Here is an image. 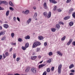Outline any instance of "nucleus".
I'll return each mask as SVG.
<instances>
[{"instance_id": "nucleus-1", "label": "nucleus", "mask_w": 75, "mask_h": 75, "mask_svg": "<svg viewBox=\"0 0 75 75\" xmlns=\"http://www.w3.org/2000/svg\"><path fill=\"white\" fill-rule=\"evenodd\" d=\"M43 15L46 17H48V18H50L51 16V12H49L48 15L47 12H45L43 13Z\"/></svg>"}, {"instance_id": "nucleus-2", "label": "nucleus", "mask_w": 75, "mask_h": 75, "mask_svg": "<svg viewBox=\"0 0 75 75\" xmlns=\"http://www.w3.org/2000/svg\"><path fill=\"white\" fill-rule=\"evenodd\" d=\"M40 45H41V43H40V42H36L34 43L32 47L34 48H35V47H37V46Z\"/></svg>"}, {"instance_id": "nucleus-3", "label": "nucleus", "mask_w": 75, "mask_h": 75, "mask_svg": "<svg viewBox=\"0 0 75 75\" xmlns=\"http://www.w3.org/2000/svg\"><path fill=\"white\" fill-rule=\"evenodd\" d=\"M61 68H62V65L61 64L59 65L58 71V74H60L61 72Z\"/></svg>"}, {"instance_id": "nucleus-4", "label": "nucleus", "mask_w": 75, "mask_h": 75, "mask_svg": "<svg viewBox=\"0 0 75 75\" xmlns=\"http://www.w3.org/2000/svg\"><path fill=\"white\" fill-rule=\"evenodd\" d=\"M31 70L32 72L34 74H35L37 72V69L35 68H32Z\"/></svg>"}, {"instance_id": "nucleus-5", "label": "nucleus", "mask_w": 75, "mask_h": 75, "mask_svg": "<svg viewBox=\"0 0 75 75\" xmlns=\"http://www.w3.org/2000/svg\"><path fill=\"white\" fill-rule=\"evenodd\" d=\"M22 13L25 14H28L29 13V10H26L25 11H23Z\"/></svg>"}, {"instance_id": "nucleus-6", "label": "nucleus", "mask_w": 75, "mask_h": 75, "mask_svg": "<svg viewBox=\"0 0 75 75\" xmlns=\"http://www.w3.org/2000/svg\"><path fill=\"white\" fill-rule=\"evenodd\" d=\"M60 28V25L59 24H57L56 26V28L57 29V30H59Z\"/></svg>"}, {"instance_id": "nucleus-7", "label": "nucleus", "mask_w": 75, "mask_h": 75, "mask_svg": "<svg viewBox=\"0 0 75 75\" xmlns=\"http://www.w3.org/2000/svg\"><path fill=\"white\" fill-rule=\"evenodd\" d=\"M4 27L5 28H8L9 26L7 24H4L3 25Z\"/></svg>"}, {"instance_id": "nucleus-8", "label": "nucleus", "mask_w": 75, "mask_h": 75, "mask_svg": "<svg viewBox=\"0 0 75 75\" xmlns=\"http://www.w3.org/2000/svg\"><path fill=\"white\" fill-rule=\"evenodd\" d=\"M70 16H67L65 17L64 18V20H68L69 18H70Z\"/></svg>"}, {"instance_id": "nucleus-9", "label": "nucleus", "mask_w": 75, "mask_h": 75, "mask_svg": "<svg viewBox=\"0 0 75 75\" xmlns=\"http://www.w3.org/2000/svg\"><path fill=\"white\" fill-rule=\"evenodd\" d=\"M45 65L43 64H41V65H39V68L40 69V68H42V67H44Z\"/></svg>"}, {"instance_id": "nucleus-10", "label": "nucleus", "mask_w": 75, "mask_h": 75, "mask_svg": "<svg viewBox=\"0 0 75 75\" xmlns=\"http://www.w3.org/2000/svg\"><path fill=\"white\" fill-rule=\"evenodd\" d=\"M5 32L6 31H2V32H1L0 33V36L1 35H4L5 34Z\"/></svg>"}, {"instance_id": "nucleus-11", "label": "nucleus", "mask_w": 75, "mask_h": 75, "mask_svg": "<svg viewBox=\"0 0 75 75\" xmlns=\"http://www.w3.org/2000/svg\"><path fill=\"white\" fill-rule=\"evenodd\" d=\"M38 38L39 40H42L44 39V38H43V37L41 36H38Z\"/></svg>"}, {"instance_id": "nucleus-12", "label": "nucleus", "mask_w": 75, "mask_h": 75, "mask_svg": "<svg viewBox=\"0 0 75 75\" xmlns=\"http://www.w3.org/2000/svg\"><path fill=\"white\" fill-rule=\"evenodd\" d=\"M74 67V65L73 64H71L69 66V69H71V68H72Z\"/></svg>"}, {"instance_id": "nucleus-13", "label": "nucleus", "mask_w": 75, "mask_h": 75, "mask_svg": "<svg viewBox=\"0 0 75 75\" xmlns=\"http://www.w3.org/2000/svg\"><path fill=\"white\" fill-rule=\"evenodd\" d=\"M73 11H74V9L73 8H71L69 10V14H71Z\"/></svg>"}, {"instance_id": "nucleus-14", "label": "nucleus", "mask_w": 75, "mask_h": 75, "mask_svg": "<svg viewBox=\"0 0 75 75\" xmlns=\"http://www.w3.org/2000/svg\"><path fill=\"white\" fill-rule=\"evenodd\" d=\"M57 54H58L59 55H61V57L62 56V54L59 51H58L57 52Z\"/></svg>"}, {"instance_id": "nucleus-15", "label": "nucleus", "mask_w": 75, "mask_h": 75, "mask_svg": "<svg viewBox=\"0 0 75 75\" xmlns=\"http://www.w3.org/2000/svg\"><path fill=\"white\" fill-rule=\"evenodd\" d=\"M43 6L44 7L45 9H47V4L46 3H45Z\"/></svg>"}, {"instance_id": "nucleus-16", "label": "nucleus", "mask_w": 75, "mask_h": 75, "mask_svg": "<svg viewBox=\"0 0 75 75\" xmlns=\"http://www.w3.org/2000/svg\"><path fill=\"white\" fill-rule=\"evenodd\" d=\"M25 38L26 40L29 39H30V36L27 35L25 37Z\"/></svg>"}, {"instance_id": "nucleus-17", "label": "nucleus", "mask_w": 75, "mask_h": 75, "mask_svg": "<svg viewBox=\"0 0 75 75\" xmlns=\"http://www.w3.org/2000/svg\"><path fill=\"white\" fill-rule=\"evenodd\" d=\"M51 31H52V32H55V31H56V29L54 28H51Z\"/></svg>"}, {"instance_id": "nucleus-18", "label": "nucleus", "mask_w": 75, "mask_h": 75, "mask_svg": "<svg viewBox=\"0 0 75 75\" xmlns=\"http://www.w3.org/2000/svg\"><path fill=\"white\" fill-rule=\"evenodd\" d=\"M9 4L10 6H14V4H13L12 3V2L11 1H10L9 2Z\"/></svg>"}, {"instance_id": "nucleus-19", "label": "nucleus", "mask_w": 75, "mask_h": 75, "mask_svg": "<svg viewBox=\"0 0 75 75\" xmlns=\"http://www.w3.org/2000/svg\"><path fill=\"white\" fill-rule=\"evenodd\" d=\"M37 17V13H35V14L33 16V18H35Z\"/></svg>"}, {"instance_id": "nucleus-20", "label": "nucleus", "mask_w": 75, "mask_h": 75, "mask_svg": "<svg viewBox=\"0 0 75 75\" xmlns=\"http://www.w3.org/2000/svg\"><path fill=\"white\" fill-rule=\"evenodd\" d=\"M69 25L70 26H72V25H74V23L72 22H70L69 23Z\"/></svg>"}, {"instance_id": "nucleus-21", "label": "nucleus", "mask_w": 75, "mask_h": 75, "mask_svg": "<svg viewBox=\"0 0 75 75\" xmlns=\"http://www.w3.org/2000/svg\"><path fill=\"white\" fill-rule=\"evenodd\" d=\"M29 46V44H28V43H26L25 45V47H26V48H28V47Z\"/></svg>"}, {"instance_id": "nucleus-22", "label": "nucleus", "mask_w": 75, "mask_h": 75, "mask_svg": "<svg viewBox=\"0 0 75 75\" xmlns=\"http://www.w3.org/2000/svg\"><path fill=\"white\" fill-rule=\"evenodd\" d=\"M51 3H54V4H56L57 2H56L54 0H52Z\"/></svg>"}, {"instance_id": "nucleus-23", "label": "nucleus", "mask_w": 75, "mask_h": 75, "mask_svg": "<svg viewBox=\"0 0 75 75\" xmlns=\"http://www.w3.org/2000/svg\"><path fill=\"white\" fill-rule=\"evenodd\" d=\"M9 12L10 11H6V16H8Z\"/></svg>"}, {"instance_id": "nucleus-24", "label": "nucleus", "mask_w": 75, "mask_h": 75, "mask_svg": "<svg viewBox=\"0 0 75 75\" xmlns=\"http://www.w3.org/2000/svg\"><path fill=\"white\" fill-rule=\"evenodd\" d=\"M31 21V19L30 18L29 20L27 21V23H28V24H29Z\"/></svg>"}, {"instance_id": "nucleus-25", "label": "nucleus", "mask_w": 75, "mask_h": 75, "mask_svg": "<svg viewBox=\"0 0 75 75\" xmlns=\"http://www.w3.org/2000/svg\"><path fill=\"white\" fill-rule=\"evenodd\" d=\"M18 41L19 42H21V41H23V40L21 38H19L18 39Z\"/></svg>"}, {"instance_id": "nucleus-26", "label": "nucleus", "mask_w": 75, "mask_h": 75, "mask_svg": "<svg viewBox=\"0 0 75 75\" xmlns=\"http://www.w3.org/2000/svg\"><path fill=\"white\" fill-rule=\"evenodd\" d=\"M65 38H66V36H64V37L62 38L61 40L62 41H64V40H65Z\"/></svg>"}, {"instance_id": "nucleus-27", "label": "nucleus", "mask_w": 75, "mask_h": 75, "mask_svg": "<svg viewBox=\"0 0 75 75\" xmlns=\"http://www.w3.org/2000/svg\"><path fill=\"white\" fill-rule=\"evenodd\" d=\"M47 62L49 63L51 62V59H49V60L47 61Z\"/></svg>"}, {"instance_id": "nucleus-28", "label": "nucleus", "mask_w": 75, "mask_h": 75, "mask_svg": "<svg viewBox=\"0 0 75 75\" xmlns=\"http://www.w3.org/2000/svg\"><path fill=\"white\" fill-rule=\"evenodd\" d=\"M22 50H26V48H27V47L22 46Z\"/></svg>"}, {"instance_id": "nucleus-29", "label": "nucleus", "mask_w": 75, "mask_h": 75, "mask_svg": "<svg viewBox=\"0 0 75 75\" xmlns=\"http://www.w3.org/2000/svg\"><path fill=\"white\" fill-rule=\"evenodd\" d=\"M47 72H50V69L48 68L47 69Z\"/></svg>"}, {"instance_id": "nucleus-30", "label": "nucleus", "mask_w": 75, "mask_h": 75, "mask_svg": "<svg viewBox=\"0 0 75 75\" xmlns=\"http://www.w3.org/2000/svg\"><path fill=\"white\" fill-rule=\"evenodd\" d=\"M5 55L6 57H8V56H9V54H8V52H6L5 53Z\"/></svg>"}, {"instance_id": "nucleus-31", "label": "nucleus", "mask_w": 75, "mask_h": 75, "mask_svg": "<svg viewBox=\"0 0 75 75\" xmlns=\"http://www.w3.org/2000/svg\"><path fill=\"white\" fill-rule=\"evenodd\" d=\"M52 55V52H50L49 53V55H50V56H51Z\"/></svg>"}, {"instance_id": "nucleus-32", "label": "nucleus", "mask_w": 75, "mask_h": 75, "mask_svg": "<svg viewBox=\"0 0 75 75\" xmlns=\"http://www.w3.org/2000/svg\"><path fill=\"white\" fill-rule=\"evenodd\" d=\"M72 16L73 18H75V12H74L72 14Z\"/></svg>"}, {"instance_id": "nucleus-33", "label": "nucleus", "mask_w": 75, "mask_h": 75, "mask_svg": "<svg viewBox=\"0 0 75 75\" xmlns=\"http://www.w3.org/2000/svg\"><path fill=\"white\" fill-rule=\"evenodd\" d=\"M29 70H30V68H26V69L25 70V71L26 72H28V71H29Z\"/></svg>"}, {"instance_id": "nucleus-34", "label": "nucleus", "mask_w": 75, "mask_h": 75, "mask_svg": "<svg viewBox=\"0 0 75 75\" xmlns=\"http://www.w3.org/2000/svg\"><path fill=\"white\" fill-rule=\"evenodd\" d=\"M2 1V4H6V1Z\"/></svg>"}, {"instance_id": "nucleus-35", "label": "nucleus", "mask_w": 75, "mask_h": 75, "mask_svg": "<svg viewBox=\"0 0 75 75\" xmlns=\"http://www.w3.org/2000/svg\"><path fill=\"white\" fill-rule=\"evenodd\" d=\"M12 11H13L14 10V8H12V7H10L9 8Z\"/></svg>"}, {"instance_id": "nucleus-36", "label": "nucleus", "mask_w": 75, "mask_h": 75, "mask_svg": "<svg viewBox=\"0 0 75 75\" xmlns=\"http://www.w3.org/2000/svg\"><path fill=\"white\" fill-rule=\"evenodd\" d=\"M16 54H13V58H16Z\"/></svg>"}, {"instance_id": "nucleus-37", "label": "nucleus", "mask_w": 75, "mask_h": 75, "mask_svg": "<svg viewBox=\"0 0 75 75\" xmlns=\"http://www.w3.org/2000/svg\"><path fill=\"white\" fill-rule=\"evenodd\" d=\"M57 10V6H55L53 10L54 11H55Z\"/></svg>"}, {"instance_id": "nucleus-38", "label": "nucleus", "mask_w": 75, "mask_h": 75, "mask_svg": "<svg viewBox=\"0 0 75 75\" xmlns=\"http://www.w3.org/2000/svg\"><path fill=\"white\" fill-rule=\"evenodd\" d=\"M5 39H6V38L5 37H4L2 38L1 40L2 41H4V40Z\"/></svg>"}, {"instance_id": "nucleus-39", "label": "nucleus", "mask_w": 75, "mask_h": 75, "mask_svg": "<svg viewBox=\"0 0 75 75\" xmlns=\"http://www.w3.org/2000/svg\"><path fill=\"white\" fill-rule=\"evenodd\" d=\"M71 0H67L66 2L67 3H69V2H71Z\"/></svg>"}, {"instance_id": "nucleus-40", "label": "nucleus", "mask_w": 75, "mask_h": 75, "mask_svg": "<svg viewBox=\"0 0 75 75\" xmlns=\"http://www.w3.org/2000/svg\"><path fill=\"white\" fill-rule=\"evenodd\" d=\"M42 75H47V72L45 71L43 74Z\"/></svg>"}, {"instance_id": "nucleus-41", "label": "nucleus", "mask_w": 75, "mask_h": 75, "mask_svg": "<svg viewBox=\"0 0 75 75\" xmlns=\"http://www.w3.org/2000/svg\"><path fill=\"white\" fill-rule=\"evenodd\" d=\"M57 10L58 12H61V11H62V10L60 9H57Z\"/></svg>"}, {"instance_id": "nucleus-42", "label": "nucleus", "mask_w": 75, "mask_h": 75, "mask_svg": "<svg viewBox=\"0 0 75 75\" xmlns=\"http://www.w3.org/2000/svg\"><path fill=\"white\" fill-rule=\"evenodd\" d=\"M44 45L45 47H46L47 45V42H45L44 43Z\"/></svg>"}, {"instance_id": "nucleus-43", "label": "nucleus", "mask_w": 75, "mask_h": 75, "mask_svg": "<svg viewBox=\"0 0 75 75\" xmlns=\"http://www.w3.org/2000/svg\"><path fill=\"white\" fill-rule=\"evenodd\" d=\"M14 35V33H12L11 34V36L12 37H13Z\"/></svg>"}, {"instance_id": "nucleus-44", "label": "nucleus", "mask_w": 75, "mask_h": 75, "mask_svg": "<svg viewBox=\"0 0 75 75\" xmlns=\"http://www.w3.org/2000/svg\"><path fill=\"white\" fill-rule=\"evenodd\" d=\"M70 43L72 42V39H71L69 41Z\"/></svg>"}, {"instance_id": "nucleus-45", "label": "nucleus", "mask_w": 75, "mask_h": 75, "mask_svg": "<svg viewBox=\"0 0 75 75\" xmlns=\"http://www.w3.org/2000/svg\"><path fill=\"white\" fill-rule=\"evenodd\" d=\"M17 20L18 21H20V18L18 17H17Z\"/></svg>"}, {"instance_id": "nucleus-46", "label": "nucleus", "mask_w": 75, "mask_h": 75, "mask_svg": "<svg viewBox=\"0 0 75 75\" xmlns=\"http://www.w3.org/2000/svg\"><path fill=\"white\" fill-rule=\"evenodd\" d=\"M13 21H15V22L16 21V17H14L13 18Z\"/></svg>"}, {"instance_id": "nucleus-47", "label": "nucleus", "mask_w": 75, "mask_h": 75, "mask_svg": "<svg viewBox=\"0 0 75 75\" xmlns=\"http://www.w3.org/2000/svg\"><path fill=\"white\" fill-rule=\"evenodd\" d=\"M37 52H39L40 50V48H37Z\"/></svg>"}, {"instance_id": "nucleus-48", "label": "nucleus", "mask_w": 75, "mask_h": 75, "mask_svg": "<svg viewBox=\"0 0 75 75\" xmlns=\"http://www.w3.org/2000/svg\"><path fill=\"white\" fill-rule=\"evenodd\" d=\"M20 59L19 58H17L16 59V61H19V60H20Z\"/></svg>"}, {"instance_id": "nucleus-49", "label": "nucleus", "mask_w": 75, "mask_h": 75, "mask_svg": "<svg viewBox=\"0 0 75 75\" xmlns=\"http://www.w3.org/2000/svg\"><path fill=\"white\" fill-rule=\"evenodd\" d=\"M3 58V56H2V55H0V61L2 59V58Z\"/></svg>"}, {"instance_id": "nucleus-50", "label": "nucleus", "mask_w": 75, "mask_h": 75, "mask_svg": "<svg viewBox=\"0 0 75 75\" xmlns=\"http://www.w3.org/2000/svg\"><path fill=\"white\" fill-rule=\"evenodd\" d=\"M70 44H71V43L69 42H68L67 43V45H70Z\"/></svg>"}, {"instance_id": "nucleus-51", "label": "nucleus", "mask_w": 75, "mask_h": 75, "mask_svg": "<svg viewBox=\"0 0 75 75\" xmlns=\"http://www.w3.org/2000/svg\"><path fill=\"white\" fill-rule=\"evenodd\" d=\"M72 44L74 46H75V41H74L73 42H72Z\"/></svg>"}, {"instance_id": "nucleus-52", "label": "nucleus", "mask_w": 75, "mask_h": 75, "mask_svg": "<svg viewBox=\"0 0 75 75\" xmlns=\"http://www.w3.org/2000/svg\"><path fill=\"white\" fill-rule=\"evenodd\" d=\"M70 71L71 72H75V70H71Z\"/></svg>"}, {"instance_id": "nucleus-53", "label": "nucleus", "mask_w": 75, "mask_h": 75, "mask_svg": "<svg viewBox=\"0 0 75 75\" xmlns=\"http://www.w3.org/2000/svg\"><path fill=\"white\" fill-rule=\"evenodd\" d=\"M3 57H4V58H5L6 57V55L4 54H3Z\"/></svg>"}, {"instance_id": "nucleus-54", "label": "nucleus", "mask_w": 75, "mask_h": 75, "mask_svg": "<svg viewBox=\"0 0 75 75\" xmlns=\"http://www.w3.org/2000/svg\"><path fill=\"white\" fill-rule=\"evenodd\" d=\"M33 57L34 59H36V58H37V56H34Z\"/></svg>"}, {"instance_id": "nucleus-55", "label": "nucleus", "mask_w": 75, "mask_h": 75, "mask_svg": "<svg viewBox=\"0 0 75 75\" xmlns=\"http://www.w3.org/2000/svg\"><path fill=\"white\" fill-rule=\"evenodd\" d=\"M51 69L52 71H54V67H52L51 68Z\"/></svg>"}, {"instance_id": "nucleus-56", "label": "nucleus", "mask_w": 75, "mask_h": 75, "mask_svg": "<svg viewBox=\"0 0 75 75\" xmlns=\"http://www.w3.org/2000/svg\"><path fill=\"white\" fill-rule=\"evenodd\" d=\"M4 8H2L1 7H0V10H3Z\"/></svg>"}, {"instance_id": "nucleus-57", "label": "nucleus", "mask_w": 75, "mask_h": 75, "mask_svg": "<svg viewBox=\"0 0 75 75\" xmlns=\"http://www.w3.org/2000/svg\"><path fill=\"white\" fill-rule=\"evenodd\" d=\"M59 24H62V25H64V23L63 22H59Z\"/></svg>"}, {"instance_id": "nucleus-58", "label": "nucleus", "mask_w": 75, "mask_h": 75, "mask_svg": "<svg viewBox=\"0 0 75 75\" xmlns=\"http://www.w3.org/2000/svg\"><path fill=\"white\" fill-rule=\"evenodd\" d=\"M31 59H32V60H34V58H33V57H31Z\"/></svg>"}, {"instance_id": "nucleus-59", "label": "nucleus", "mask_w": 75, "mask_h": 75, "mask_svg": "<svg viewBox=\"0 0 75 75\" xmlns=\"http://www.w3.org/2000/svg\"><path fill=\"white\" fill-rule=\"evenodd\" d=\"M11 16H10L9 17V20H11Z\"/></svg>"}, {"instance_id": "nucleus-60", "label": "nucleus", "mask_w": 75, "mask_h": 75, "mask_svg": "<svg viewBox=\"0 0 75 75\" xmlns=\"http://www.w3.org/2000/svg\"><path fill=\"white\" fill-rule=\"evenodd\" d=\"M2 30V27L1 26H0V30Z\"/></svg>"}, {"instance_id": "nucleus-61", "label": "nucleus", "mask_w": 75, "mask_h": 75, "mask_svg": "<svg viewBox=\"0 0 75 75\" xmlns=\"http://www.w3.org/2000/svg\"><path fill=\"white\" fill-rule=\"evenodd\" d=\"M38 58H40H40H41V56H40V55H39L38 57Z\"/></svg>"}, {"instance_id": "nucleus-62", "label": "nucleus", "mask_w": 75, "mask_h": 75, "mask_svg": "<svg viewBox=\"0 0 75 75\" xmlns=\"http://www.w3.org/2000/svg\"><path fill=\"white\" fill-rule=\"evenodd\" d=\"M13 50V48H11L10 50V51H11Z\"/></svg>"}, {"instance_id": "nucleus-63", "label": "nucleus", "mask_w": 75, "mask_h": 75, "mask_svg": "<svg viewBox=\"0 0 75 75\" xmlns=\"http://www.w3.org/2000/svg\"><path fill=\"white\" fill-rule=\"evenodd\" d=\"M74 74H73V73H71L70 74V75H73Z\"/></svg>"}, {"instance_id": "nucleus-64", "label": "nucleus", "mask_w": 75, "mask_h": 75, "mask_svg": "<svg viewBox=\"0 0 75 75\" xmlns=\"http://www.w3.org/2000/svg\"><path fill=\"white\" fill-rule=\"evenodd\" d=\"M33 9H34V10H35L36 9V7H33Z\"/></svg>"}]
</instances>
